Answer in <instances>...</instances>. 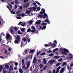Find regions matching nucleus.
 <instances>
[{
  "label": "nucleus",
  "mask_w": 73,
  "mask_h": 73,
  "mask_svg": "<svg viewBox=\"0 0 73 73\" xmlns=\"http://www.w3.org/2000/svg\"><path fill=\"white\" fill-rule=\"evenodd\" d=\"M21 40V37L20 36L18 35L16 37V39L15 40L14 42L16 44H18Z\"/></svg>",
  "instance_id": "f257e3e1"
},
{
  "label": "nucleus",
  "mask_w": 73,
  "mask_h": 73,
  "mask_svg": "<svg viewBox=\"0 0 73 73\" xmlns=\"http://www.w3.org/2000/svg\"><path fill=\"white\" fill-rule=\"evenodd\" d=\"M49 44L50 46H52V48H54L55 46H56V44H52V43L51 42H49Z\"/></svg>",
  "instance_id": "f03ea898"
},
{
  "label": "nucleus",
  "mask_w": 73,
  "mask_h": 73,
  "mask_svg": "<svg viewBox=\"0 0 73 73\" xmlns=\"http://www.w3.org/2000/svg\"><path fill=\"white\" fill-rule=\"evenodd\" d=\"M29 5L27 3H26V4H25L23 5V8H27V7H29Z\"/></svg>",
  "instance_id": "7ed1b4c3"
},
{
  "label": "nucleus",
  "mask_w": 73,
  "mask_h": 73,
  "mask_svg": "<svg viewBox=\"0 0 73 73\" xmlns=\"http://www.w3.org/2000/svg\"><path fill=\"white\" fill-rule=\"evenodd\" d=\"M42 11H43V13H44V16H45V17H48V16H47V14H46L45 13V9H44L42 8Z\"/></svg>",
  "instance_id": "20e7f679"
},
{
  "label": "nucleus",
  "mask_w": 73,
  "mask_h": 73,
  "mask_svg": "<svg viewBox=\"0 0 73 73\" xmlns=\"http://www.w3.org/2000/svg\"><path fill=\"white\" fill-rule=\"evenodd\" d=\"M11 37V35H9V34L8 33L6 35V39L8 40V38H9Z\"/></svg>",
  "instance_id": "39448f33"
},
{
  "label": "nucleus",
  "mask_w": 73,
  "mask_h": 73,
  "mask_svg": "<svg viewBox=\"0 0 73 73\" xmlns=\"http://www.w3.org/2000/svg\"><path fill=\"white\" fill-rule=\"evenodd\" d=\"M40 22H41V21L39 20L38 21L36 22V24L37 25H40V24H41V23Z\"/></svg>",
  "instance_id": "423d86ee"
},
{
  "label": "nucleus",
  "mask_w": 73,
  "mask_h": 73,
  "mask_svg": "<svg viewBox=\"0 0 73 73\" xmlns=\"http://www.w3.org/2000/svg\"><path fill=\"white\" fill-rule=\"evenodd\" d=\"M55 61H56V60H52L50 61L49 62L50 64H53L54 62H55Z\"/></svg>",
  "instance_id": "0eeeda50"
},
{
  "label": "nucleus",
  "mask_w": 73,
  "mask_h": 73,
  "mask_svg": "<svg viewBox=\"0 0 73 73\" xmlns=\"http://www.w3.org/2000/svg\"><path fill=\"white\" fill-rule=\"evenodd\" d=\"M37 60V59H36V57H34V60H33V63H34V64H36V61Z\"/></svg>",
  "instance_id": "6e6552de"
},
{
  "label": "nucleus",
  "mask_w": 73,
  "mask_h": 73,
  "mask_svg": "<svg viewBox=\"0 0 73 73\" xmlns=\"http://www.w3.org/2000/svg\"><path fill=\"white\" fill-rule=\"evenodd\" d=\"M13 70V66H11L10 67V68L9 69V70L10 71H12Z\"/></svg>",
  "instance_id": "1a4fd4ad"
},
{
  "label": "nucleus",
  "mask_w": 73,
  "mask_h": 73,
  "mask_svg": "<svg viewBox=\"0 0 73 73\" xmlns=\"http://www.w3.org/2000/svg\"><path fill=\"white\" fill-rule=\"evenodd\" d=\"M60 67L59 66L58 68L57 69L56 73H58V72H59V70H60Z\"/></svg>",
  "instance_id": "9d476101"
},
{
  "label": "nucleus",
  "mask_w": 73,
  "mask_h": 73,
  "mask_svg": "<svg viewBox=\"0 0 73 73\" xmlns=\"http://www.w3.org/2000/svg\"><path fill=\"white\" fill-rule=\"evenodd\" d=\"M64 70H65V69L64 68H62L60 71V73H62L63 72H64Z\"/></svg>",
  "instance_id": "9b49d317"
},
{
  "label": "nucleus",
  "mask_w": 73,
  "mask_h": 73,
  "mask_svg": "<svg viewBox=\"0 0 73 73\" xmlns=\"http://www.w3.org/2000/svg\"><path fill=\"white\" fill-rule=\"evenodd\" d=\"M43 62L44 64H46L47 61H46V60L45 58L43 59Z\"/></svg>",
  "instance_id": "f8f14e48"
},
{
  "label": "nucleus",
  "mask_w": 73,
  "mask_h": 73,
  "mask_svg": "<svg viewBox=\"0 0 73 73\" xmlns=\"http://www.w3.org/2000/svg\"><path fill=\"white\" fill-rule=\"evenodd\" d=\"M61 52L63 55H67V53L64 51H61Z\"/></svg>",
  "instance_id": "ddd939ff"
},
{
  "label": "nucleus",
  "mask_w": 73,
  "mask_h": 73,
  "mask_svg": "<svg viewBox=\"0 0 73 73\" xmlns=\"http://www.w3.org/2000/svg\"><path fill=\"white\" fill-rule=\"evenodd\" d=\"M29 65H30V63L29 62H28L27 64V69H28V68L29 66Z\"/></svg>",
  "instance_id": "4468645a"
},
{
  "label": "nucleus",
  "mask_w": 73,
  "mask_h": 73,
  "mask_svg": "<svg viewBox=\"0 0 73 73\" xmlns=\"http://www.w3.org/2000/svg\"><path fill=\"white\" fill-rule=\"evenodd\" d=\"M64 52H66V53H69V50L67 49H64Z\"/></svg>",
  "instance_id": "2eb2a0df"
},
{
  "label": "nucleus",
  "mask_w": 73,
  "mask_h": 73,
  "mask_svg": "<svg viewBox=\"0 0 73 73\" xmlns=\"http://www.w3.org/2000/svg\"><path fill=\"white\" fill-rule=\"evenodd\" d=\"M44 46H45L46 47H48V46H50V45L48 44H45Z\"/></svg>",
  "instance_id": "dca6fc26"
},
{
  "label": "nucleus",
  "mask_w": 73,
  "mask_h": 73,
  "mask_svg": "<svg viewBox=\"0 0 73 73\" xmlns=\"http://www.w3.org/2000/svg\"><path fill=\"white\" fill-rule=\"evenodd\" d=\"M58 50V48H55L53 50L52 52L53 53H54L56 51H57V50Z\"/></svg>",
  "instance_id": "f3484780"
},
{
  "label": "nucleus",
  "mask_w": 73,
  "mask_h": 73,
  "mask_svg": "<svg viewBox=\"0 0 73 73\" xmlns=\"http://www.w3.org/2000/svg\"><path fill=\"white\" fill-rule=\"evenodd\" d=\"M19 72L20 73H23V71L21 68H20L19 69Z\"/></svg>",
  "instance_id": "a211bd4d"
},
{
  "label": "nucleus",
  "mask_w": 73,
  "mask_h": 73,
  "mask_svg": "<svg viewBox=\"0 0 73 73\" xmlns=\"http://www.w3.org/2000/svg\"><path fill=\"white\" fill-rule=\"evenodd\" d=\"M27 41V39L26 38H23L22 40V41H24V42H26V41Z\"/></svg>",
  "instance_id": "6ab92c4d"
},
{
  "label": "nucleus",
  "mask_w": 73,
  "mask_h": 73,
  "mask_svg": "<svg viewBox=\"0 0 73 73\" xmlns=\"http://www.w3.org/2000/svg\"><path fill=\"white\" fill-rule=\"evenodd\" d=\"M35 52V51L33 50H30V52L31 53H34V52Z\"/></svg>",
  "instance_id": "aec40b11"
},
{
  "label": "nucleus",
  "mask_w": 73,
  "mask_h": 73,
  "mask_svg": "<svg viewBox=\"0 0 73 73\" xmlns=\"http://www.w3.org/2000/svg\"><path fill=\"white\" fill-rule=\"evenodd\" d=\"M5 66L6 69H8V68H9V65L8 64L5 65Z\"/></svg>",
  "instance_id": "412c9836"
},
{
  "label": "nucleus",
  "mask_w": 73,
  "mask_h": 73,
  "mask_svg": "<svg viewBox=\"0 0 73 73\" xmlns=\"http://www.w3.org/2000/svg\"><path fill=\"white\" fill-rule=\"evenodd\" d=\"M25 29V28H23L21 29V31H22V32H24Z\"/></svg>",
  "instance_id": "4be33fe9"
},
{
  "label": "nucleus",
  "mask_w": 73,
  "mask_h": 73,
  "mask_svg": "<svg viewBox=\"0 0 73 73\" xmlns=\"http://www.w3.org/2000/svg\"><path fill=\"white\" fill-rule=\"evenodd\" d=\"M60 64H61L60 63V62L58 63L56 65V66L58 67V66H59V65H60Z\"/></svg>",
  "instance_id": "5701e85b"
},
{
  "label": "nucleus",
  "mask_w": 73,
  "mask_h": 73,
  "mask_svg": "<svg viewBox=\"0 0 73 73\" xmlns=\"http://www.w3.org/2000/svg\"><path fill=\"white\" fill-rule=\"evenodd\" d=\"M35 3H36L38 5H40V6H41V4H40V3L38 2V1H35Z\"/></svg>",
  "instance_id": "b1692460"
},
{
  "label": "nucleus",
  "mask_w": 73,
  "mask_h": 73,
  "mask_svg": "<svg viewBox=\"0 0 73 73\" xmlns=\"http://www.w3.org/2000/svg\"><path fill=\"white\" fill-rule=\"evenodd\" d=\"M66 62H64L62 64V66H64V65H66Z\"/></svg>",
  "instance_id": "393cba45"
},
{
  "label": "nucleus",
  "mask_w": 73,
  "mask_h": 73,
  "mask_svg": "<svg viewBox=\"0 0 73 73\" xmlns=\"http://www.w3.org/2000/svg\"><path fill=\"white\" fill-rule=\"evenodd\" d=\"M3 68V67L2 66H0V71H1Z\"/></svg>",
  "instance_id": "a878e982"
},
{
  "label": "nucleus",
  "mask_w": 73,
  "mask_h": 73,
  "mask_svg": "<svg viewBox=\"0 0 73 73\" xmlns=\"http://www.w3.org/2000/svg\"><path fill=\"white\" fill-rule=\"evenodd\" d=\"M59 51L60 52H61V51H64V49L62 48H61L60 49Z\"/></svg>",
  "instance_id": "bb28decb"
},
{
  "label": "nucleus",
  "mask_w": 73,
  "mask_h": 73,
  "mask_svg": "<svg viewBox=\"0 0 73 73\" xmlns=\"http://www.w3.org/2000/svg\"><path fill=\"white\" fill-rule=\"evenodd\" d=\"M26 13L27 14H29L30 13V11L27 10L26 11Z\"/></svg>",
  "instance_id": "cd10ccee"
},
{
  "label": "nucleus",
  "mask_w": 73,
  "mask_h": 73,
  "mask_svg": "<svg viewBox=\"0 0 73 73\" xmlns=\"http://www.w3.org/2000/svg\"><path fill=\"white\" fill-rule=\"evenodd\" d=\"M31 31V29L30 28H29L27 30V32H30Z\"/></svg>",
  "instance_id": "c85d7f7f"
},
{
  "label": "nucleus",
  "mask_w": 73,
  "mask_h": 73,
  "mask_svg": "<svg viewBox=\"0 0 73 73\" xmlns=\"http://www.w3.org/2000/svg\"><path fill=\"white\" fill-rule=\"evenodd\" d=\"M18 33L19 35H21L22 33H21V32L20 31H18Z\"/></svg>",
  "instance_id": "c756f323"
},
{
  "label": "nucleus",
  "mask_w": 73,
  "mask_h": 73,
  "mask_svg": "<svg viewBox=\"0 0 73 73\" xmlns=\"http://www.w3.org/2000/svg\"><path fill=\"white\" fill-rule=\"evenodd\" d=\"M46 28V26H44L43 27H42V30H43V29H45Z\"/></svg>",
  "instance_id": "7c9ffc66"
},
{
  "label": "nucleus",
  "mask_w": 73,
  "mask_h": 73,
  "mask_svg": "<svg viewBox=\"0 0 73 73\" xmlns=\"http://www.w3.org/2000/svg\"><path fill=\"white\" fill-rule=\"evenodd\" d=\"M42 11H40V14H41V15H43L44 14V11H42Z\"/></svg>",
  "instance_id": "2f4dec72"
},
{
  "label": "nucleus",
  "mask_w": 73,
  "mask_h": 73,
  "mask_svg": "<svg viewBox=\"0 0 73 73\" xmlns=\"http://www.w3.org/2000/svg\"><path fill=\"white\" fill-rule=\"evenodd\" d=\"M33 22V21L32 20H30V22H29V24L31 25V24H32V22Z\"/></svg>",
  "instance_id": "473e14b6"
},
{
  "label": "nucleus",
  "mask_w": 73,
  "mask_h": 73,
  "mask_svg": "<svg viewBox=\"0 0 73 73\" xmlns=\"http://www.w3.org/2000/svg\"><path fill=\"white\" fill-rule=\"evenodd\" d=\"M24 59H23L22 61V65H24Z\"/></svg>",
  "instance_id": "72a5a7b5"
},
{
  "label": "nucleus",
  "mask_w": 73,
  "mask_h": 73,
  "mask_svg": "<svg viewBox=\"0 0 73 73\" xmlns=\"http://www.w3.org/2000/svg\"><path fill=\"white\" fill-rule=\"evenodd\" d=\"M39 66L40 68H42V67H43L44 66L42 64H40L39 65Z\"/></svg>",
  "instance_id": "f704fd0d"
},
{
  "label": "nucleus",
  "mask_w": 73,
  "mask_h": 73,
  "mask_svg": "<svg viewBox=\"0 0 73 73\" xmlns=\"http://www.w3.org/2000/svg\"><path fill=\"white\" fill-rule=\"evenodd\" d=\"M9 6L11 8H12V5L10 4H9Z\"/></svg>",
  "instance_id": "c9c22d12"
},
{
  "label": "nucleus",
  "mask_w": 73,
  "mask_h": 73,
  "mask_svg": "<svg viewBox=\"0 0 73 73\" xmlns=\"http://www.w3.org/2000/svg\"><path fill=\"white\" fill-rule=\"evenodd\" d=\"M46 66H45L44 67V68L43 69V70H45L46 69Z\"/></svg>",
  "instance_id": "e433bc0d"
},
{
  "label": "nucleus",
  "mask_w": 73,
  "mask_h": 73,
  "mask_svg": "<svg viewBox=\"0 0 73 73\" xmlns=\"http://www.w3.org/2000/svg\"><path fill=\"white\" fill-rule=\"evenodd\" d=\"M45 52H43L40 54L41 56H43V55H45Z\"/></svg>",
  "instance_id": "4c0bfd02"
},
{
  "label": "nucleus",
  "mask_w": 73,
  "mask_h": 73,
  "mask_svg": "<svg viewBox=\"0 0 73 73\" xmlns=\"http://www.w3.org/2000/svg\"><path fill=\"white\" fill-rule=\"evenodd\" d=\"M14 64L16 66H17L18 65V63L16 62H15Z\"/></svg>",
  "instance_id": "58836bf2"
},
{
  "label": "nucleus",
  "mask_w": 73,
  "mask_h": 73,
  "mask_svg": "<svg viewBox=\"0 0 73 73\" xmlns=\"http://www.w3.org/2000/svg\"><path fill=\"white\" fill-rule=\"evenodd\" d=\"M40 53H41V51H39V52H37V56H38L39 54H40Z\"/></svg>",
  "instance_id": "ea45409f"
},
{
  "label": "nucleus",
  "mask_w": 73,
  "mask_h": 73,
  "mask_svg": "<svg viewBox=\"0 0 73 73\" xmlns=\"http://www.w3.org/2000/svg\"><path fill=\"white\" fill-rule=\"evenodd\" d=\"M25 52L26 54H27V53H28V51H27V49H26L25 50Z\"/></svg>",
  "instance_id": "a19ab883"
},
{
  "label": "nucleus",
  "mask_w": 73,
  "mask_h": 73,
  "mask_svg": "<svg viewBox=\"0 0 73 73\" xmlns=\"http://www.w3.org/2000/svg\"><path fill=\"white\" fill-rule=\"evenodd\" d=\"M17 19H21V17H17Z\"/></svg>",
  "instance_id": "79ce46f5"
},
{
  "label": "nucleus",
  "mask_w": 73,
  "mask_h": 73,
  "mask_svg": "<svg viewBox=\"0 0 73 73\" xmlns=\"http://www.w3.org/2000/svg\"><path fill=\"white\" fill-rule=\"evenodd\" d=\"M42 15H38V17H40V18H41V17H42Z\"/></svg>",
  "instance_id": "37998d69"
},
{
  "label": "nucleus",
  "mask_w": 73,
  "mask_h": 73,
  "mask_svg": "<svg viewBox=\"0 0 73 73\" xmlns=\"http://www.w3.org/2000/svg\"><path fill=\"white\" fill-rule=\"evenodd\" d=\"M25 22L23 23H22V26H23V27L25 26Z\"/></svg>",
  "instance_id": "c03bdc74"
},
{
  "label": "nucleus",
  "mask_w": 73,
  "mask_h": 73,
  "mask_svg": "<svg viewBox=\"0 0 73 73\" xmlns=\"http://www.w3.org/2000/svg\"><path fill=\"white\" fill-rule=\"evenodd\" d=\"M14 29L15 31H17V27H14Z\"/></svg>",
  "instance_id": "a18cd8bd"
},
{
  "label": "nucleus",
  "mask_w": 73,
  "mask_h": 73,
  "mask_svg": "<svg viewBox=\"0 0 73 73\" xmlns=\"http://www.w3.org/2000/svg\"><path fill=\"white\" fill-rule=\"evenodd\" d=\"M36 31V30H31V32L32 33H33Z\"/></svg>",
  "instance_id": "49530a36"
},
{
  "label": "nucleus",
  "mask_w": 73,
  "mask_h": 73,
  "mask_svg": "<svg viewBox=\"0 0 73 73\" xmlns=\"http://www.w3.org/2000/svg\"><path fill=\"white\" fill-rule=\"evenodd\" d=\"M51 52H52V51H51V50H50L49 51H48L47 52V53H51Z\"/></svg>",
  "instance_id": "de8ad7c7"
},
{
  "label": "nucleus",
  "mask_w": 73,
  "mask_h": 73,
  "mask_svg": "<svg viewBox=\"0 0 73 73\" xmlns=\"http://www.w3.org/2000/svg\"><path fill=\"white\" fill-rule=\"evenodd\" d=\"M33 9L34 11H36V7H33Z\"/></svg>",
  "instance_id": "09e8293b"
},
{
  "label": "nucleus",
  "mask_w": 73,
  "mask_h": 73,
  "mask_svg": "<svg viewBox=\"0 0 73 73\" xmlns=\"http://www.w3.org/2000/svg\"><path fill=\"white\" fill-rule=\"evenodd\" d=\"M46 23H42V25H46Z\"/></svg>",
  "instance_id": "8fccbe9b"
},
{
  "label": "nucleus",
  "mask_w": 73,
  "mask_h": 73,
  "mask_svg": "<svg viewBox=\"0 0 73 73\" xmlns=\"http://www.w3.org/2000/svg\"><path fill=\"white\" fill-rule=\"evenodd\" d=\"M55 58L56 59H57V58H59V57L57 56H55Z\"/></svg>",
  "instance_id": "3c124183"
},
{
  "label": "nucleus",
  "mask_w": 73,
  "mask_h": 73,
  "mask_svg": "<svg viewBox=\"0 0 73 73\" xmlns=\"http://www.w3.org/2000/svg\"><path fill=\"white\" fill-rule=\"evenodd\" d=\"M15 4H19V2L17 0H15Z\"/></svg>",
  "instance_id": "603ef678"
},
{
  "label": "nucleus",
  "mask_w": 73,
  "mask_h": 73,
  "mask_svg": "<svg viewBox=\"0 0 73 73\" xmlns=\"http://www.w3.org/2000/svg\"><path fill=\"white\" fill-rule=\"evenodd\" d=\"M37 11H40V7H38L37 8Z\"/></svg>",
  "instance_id": "864d4df0"
},
{
  "label": "nucleus",
  "mask_w": 73,
  "mask_h": 73,
  "mask_svg": "<svg viewBox=\"0 0 73 73\" xmlns=\"http://www.w3.org/2000/svg\"><path fill=\"white\" fill-rule=\"evenodd\" d=\"M31 29H35V26H33L32 27H31Z\"/></svg>",
  "instance_id": "5fc2aeb1"
},
{
  "label": "nucleus",
  "mask_w": 73,
  "mask_h": 73,
  "mask_svg": "<svg viewBox=\"0 0 73 73\" xmlns=\"http://www.w3.org/2000/svg\"><path fill=\"white\" fill-rule=\"evenodd\" d=\"M49 56H54V54H49Z\"/></svg>",
  "instance_id": "6e6d98bb"
},
{
  "label": "nucleus",
  "mask_w": 73,
  "mask_h": 73,
  "mask_svg": "<svg viewBox=\"0 0 73 73\" xmlns=\"http://www.w3.org/2000/svg\"><path fill=\"white\" fill-rule=\"evenodd\" d=\"M52 73H56V70L54 69L52 72Z\"/></svg>",
  "instance_id": "4d7b16f0"
},
{
  "label": "nucleus",
  "mask_w": 73,
  "mask_h": 73,
  "mask_svg": "<svg viewBox=\"0 0 73 73\" xmlns=\"http://www.w3.org/2000/svg\"><path fill=\"white\" fill-rule=\"evenodd\" d=\"M24 16H25V14L23 13L21 15V17H24Z\"/></svg>",
  "instance_id": "13d9d810"
},
{
  "label": "nucleus",
  "mask_w": 73,
  "mask_h": 73,
  "mask_svg": "<svg viewBox=\"0 0 73 73\" xmlns=\"http://www.w3.org/2000/svg\"><path fill=\"white\" fill-rule=\"evenodd\" d=\"M17 8V5H16L15 6V9H16Z\"/></svg>",
  "instance_id": "bf43d9fd"
},
{
  "label": "nucleus",
  "mask_w": 73,
  "mask_h": 73,
  "mask_svg": "<svg viewBox=\"0 0 73 73\" xmlns=\"http://www.w3.org/2000/svg\"><path fill=\"white\" fill-rule=\"evenodd\" d=\"M45 21H46V23H48L49 22V20L46 19L45 20Z\"/></svg>",
  "instance_id": "052dcab7"
},
{
  "label": "nucleus",
  "mask_w": 73,
  "mask_h": 73,
  "mask_svg": "<svg viewBox=\"0 0 73 73\" xmlns=\"http://www.w3.org/2000/svg\"><path fill=\"white\" fill-rule=\"evenodd\" d=\"M21 11V10H19V11L17 12V14H19L20 12V11Z\"/></svg>",
  "instance_id": "680f3d73"
},
{
  "label": "nucleus",
  "mask_w": 73,
  "mask_h": 73,
  "mask_svg": "<svg viewBox=\"0 0 73 73\" xmlns=\"http://www.w3.org/2000/svg\"><path fill=\"white\" fill-rule=\"evenodd\" d=\"M54 44H57V41L56 40H54Z\"/></svg>",
  "instance_id": "e2e57ef3"
},
{
  "label": "nucleus",
  "mask_w": 73,
  "mask_h": 73,
  "mask_svg": "<svg viewBox=\"0 0 73 73\" xmlns=\"http://www.w3.org/2000/svg\"><path fill=\"white\" fill-rule=\"evenodd\" d=\"M25 68V65H23L22 67V68H23V69H24Z\"/></svg>",
  "instance_id": "0e129e2a"
},
{
  "label": "nucleus",
  "mask_w": 73,
  "mask_h": 73,
  "mask_svg": "<svg viewBox=\"0 0 73 73\" xmlns=\"http://www.w3.org/2000/svg\"><path fill=\"white\" fill-rule=\"evenodd\" d=\"M5 54H7L8 52H7V50H5Z\"/></svg>",
  "instance_id": "69168bd1"
},
{
  "label": "nucleus",
  "mask_w": 73,
  "mask_h": 73,
  "mask_svg": "<svg viewBox=\"0 0 73 73\" xmlns=\"http://www.w3.org/2000/svg\"><path fill=\"white\" fill-rule=\"evenodd\" d=\"M21 23H22V22H21V21H20L19 22V23L18 24V25H21Z\"/></svg>",
  "instance_id": "338daca9"
},
{
  "label": "nucleus",
  "mask_w": 73,
  "mask_h": 73,
  "mask_svg": "<svg viewBox=\"0 0 73 73\" xmlns=\"http://www.w3.org/2000/svg\"><path fill=\"white\" fill-rule=\"evenodd\" d=\"M7 8H8L9 9L10 11H11V9L9 8V6H7Z\"/></svg>",
  "instance_id": "774afa93"
}]
</instances>
